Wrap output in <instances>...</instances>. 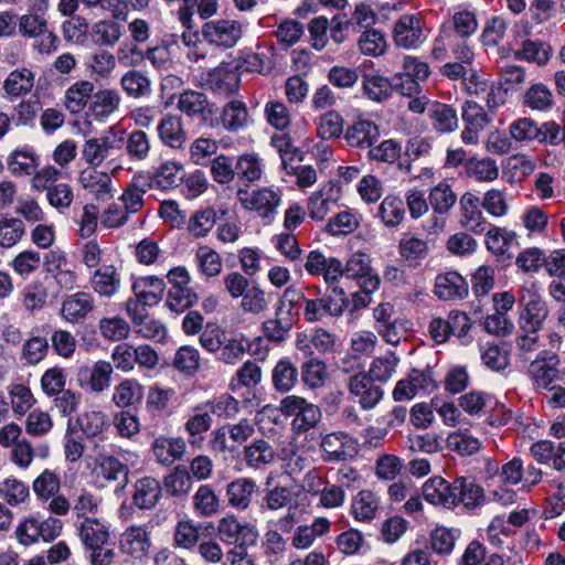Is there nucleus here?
I'll use <instances>...</instances> for the list:
<instances>
[{
	"mask_svg": "<svg viewBox=\"0 0 565 565\" xmlns=\"http://www.w3.org/2000/svg\"><path fill=\"white\" fill-rule=\"evenodd\" d=\"M178 110L198 121L200 126L214 128L217 125V106L203 92L186 89L178 95Z\"/></svg>",
	"mask_w": 565,
	"mask_h": 565,
	"instance_id": "obj_1",
	"label": "nucleus"
},
{
	"mask_svg": "<svg viewBox=\"0 0 565 565\" xmlns=\"http://www.w3.org/2000/svg\"><path fill=\"white\" fill-rule=\"evenodd\" d=\"M236 196L243 209L256 212L266 223H270L274 220L277 209L281 203V192L270 188H260L252 191L247 188H238Z\"/></svg>",
	"mask_w": 565,
	"mask_h": 565,
	"instance_id": "obj_2",
	"label": "nucleus"
},
{
	"mask_svg": "<svg viewBox=\"0 0 565 565\" xmlns=\"http://www.w3.org/2000/svg\"><path fill=\"white\" fill-rule=\"evenodd\" d=\"M348 307L345 292L341 287H333L322 297L308 299L303 308V317L307 322H319L326 318H339Z\"/></svg>",
	"mask_w": 565,
	"mask_h": 565,
	"instance_id": "obj_3",
	"label": "nucleus"
},
{
	"mask_svg": "<svg viewBox=\"0 0 565 565\" xmlns=\"http://www.w3.org/2000/svg\"><path fill=\"white\" fill-rule=\"evenodd\" d=\"M392 35L398 47L406 50L418 47L427 38L424 17L422 13L402 14L394 23Z\"/></svg>",
	"mask_w": 565,
	"mask_h": 565,
	"instance_id": "obj_4",
	"label": "nucleus"
},
{
	"mask_svg": "<svg viewBox=\"0 0 565 565\" xmlns=\"http://www.w3.org/2000/svg\"><path fill=\"white\" fill-rule=\"evenodd\" d=\"M202 38L211 45L232 49L243 35V25L233 19H216L205 22L201 30Z\"/></svg>",
	"mask_w": 565,
	"mask_h": 565,
	"instance_id": "obj_5",
	"label": "nucleus"
},
{
	"mask_svg": "<svg viewBox=\"0 0 565 565\" xmlns=\"http://www.w3.org/2000/svg\"><path fill=\"white\" fill-rule=\"evenodd\" d=\"M216 532L220 540L233 546H255L258 531L250 523H241L234 515H226L218 520Z\"/></svg>",
	"mask_w": 565,
	"mask_h": 565,
	"instance_id": "obj_6",
	"label": "nucleus"
},
{
	"mask_svg": "<svg viewBox=\"0 0 565 565\" xmlns=\"http://www.w3.org/2000/svg\"><path fill=\"white\" fill-rule=\"evenodd\" d=\"M152 543L145 525H130L120 535L119 550L132 563H143L150 554Z\"/></svg>",
	"mask_w": 565,
	"mask_h": 565,
	"instance_id": "obj_7",
	"label": "nucleus"
},
{
	"mask_svg": "<svg viewBox=\"0 0 565 565\" xmlns=\"http://www.w3.org/2000/svg\"><path fill=\"white\" fill-rule=\"evenodd\" d=\"M461 117L465 122L461 140L466 145H475L479 140V134L492 121L493 115L477 102L466 100L461 107Z\"/></svg>",
	"mask_w": 565,
	"mask_h": 565,
	"instance_id": "obj_8",
	"label": "nucleus"
},
{
	"mask_svg": "<svg viewBox=\"0 0 565 565\" xmlns=\"http://www.w3.org/2000/svg\"><path fill=\"white\" fill-rule=\"evenodd\" d=\"M320 448L323 461L340 462L352 459L358 454V443L347 433H330L322 437Z\"/></svg>",
	"mask_w": 565,
	"mask_h": 565,
	"instance_id": "obj_9",
	"label": "nucleus"
},
{
	"mask_svg": "<svg viewBox=\"0 0 565 565\" xmlns=\"http://www.w3.org/2000/svg\"><path fill=\"white\" fill-rule=\"evenodd\" d=\"M559 359L552 351H541L529 366V375L537 390H546L561 379L558 370Z\"/></svg>",
	"mask_w": 565,
	"mask_h": 565,
	"instance_id": "obj_10",
	"label": "nucleus"
},
{
	"mask_svg": "<svg viewBox=\"0 0 565 565\" xmlns=\"http://www.w3.org/2000/svg\"><path fill=\"white\" fill-rule=\"evenodd\" d=\"M241 75L231 63H221L206 74L205 86L216 95L224 97L236 94L239 89Z\"/></svg>",
	"mask_w": 565,
	"mask_h": 565,
	"instance_id": "obj_11",
	"label": "nucleus"
},
{
	"mask_svg": "<svg viewBox=\"0 0 565 565\" xmlns=\"http://www.w3.org/2000/svg\"><path fill=\"white\" fill-rule=\"evenodd\" d=\"M342 276L358 280L361 288L376 290L380 287L381 279L373 273L370 266V258L366 254L355 253L347 262L345 266L341 264Z\"/></svg>",
	"mask_w": 565,
	"mask_h": 565,
	"instance_id": "obj_12",
	"label": "nucleus"
},
{
	"mask_svg": "<svg viewBox=\"0 0 565 565\" xmlns=\"http://www.w3.org/2000/svg\"><path fill=\"white\" fill-rule=\"evenodd\" d=\"M379 125L363 116H358L344 132V139L350 147L370 149L380 139Z\"/></svg>",
	"mask_w": 565,
	"mask_h": 565,
	"instance_id": "obj_13",
	"label": "nucleus"
},
{
	"mask_svg": "<svg viewBox=\"0 0 565 565\" xmlns=\"http://www.w3.org/2000/svg\"><path fill=\"white\" fill-rule=\"evenodd\" d=\"M113 366L105 361H98L93 367L87 365L78 367L76 372V382L85 391L100 393L110 384Z\"/></svg>",
	"mask_w": 565,
	"mask_h": 565,
	"instance_id": "obj_14",
	"label": "nucleus"
},
{
	"mask_svg": "<svg viewBox=\"0 0 565 565\" xmlns=\"http://www.w3.org/2000/svg\"><path fill=\"white\" fill-rule=\"evenodd\" d=\"M126 310L132 318L137 332L143 338L152 339L157 342H162L166 339V327L159 320L149 317L145 307H140L137 301L129 299L126 302Z\"/></svg>",
	"mask_w": 565,
	"mask_h": 565,
	"instance_id": "obj_15",
	"label": "nucleus"
},
{
	"mask_svg": "<svg viewBox=\"0 0 565 565\" xmlns=\"http://www.w3.org/2000/svg\"><path fill=\"white\" fill-rule=\"evenodd\" d=\"M348 388L351 395L359 398L363 409L373 408L383 397V390L366 373L359 372L349 379Z\"/></svg>",
	"mask_w": 565,
	"mask_h": 565,
	"instance_id": "obj_16",
	"label": "nucleus"
},
{
	"mask_svg": "<svg viewBox=\"0 0 565 565\" xmlns=\"http://www.w3.org/2000/svg\"><path fill=\"white\" fill-rule=\"evenodd\" d=\"M131 503L139 510H152L162 498L161 482L150 476L135 481Z\"/></svg>",
	"mask_w": 565,
	"mask_h": 565,
	"instance_id": "obj_17",
	"label": "nucleus"
},
{
	"mask_svg": "<svg viewBox=\"0 0 565 565\" xmlns=\"http://www.w3.org/2000/svg\"><path fill=\"white\" fill-rule=\"evenodd\" d=\"M305 269L312 276L322 275L327 284L337 282L342 277L341 262L335 257L327 258L320 250L307 255Z\"/></svg>",
	"mask_w": 565,
	"mask_h": 565,
	"instance_id": "obj_18",
	"label": "nucleus"
},
{
	"mask_svg": "<svg viewBox=\"0 0 565 565\" xmlns=\"http://www.w3.org/2000/svg\"><path fill=\"white\" fill-rule=\"evenodd\" d=\"M78 181L97 201L105 202L113 198V181L106 172L86 168L81 171Z\"/></svg>",
	"mask_w": 565,
	"mask_h": 565,
	"instance_id": "obj_19",
	"label": "nucleus"
},
{
	"mask_svg": "<svg viewBox=\"0 0 565 565\" xmlns=\"http://www.w3.org/2000/svg\"><path fill=\"white\" fill-rule=\"evenodd\" d=\"M522 301H525L520 316L522 332H539L548 315L545 301L536 294H529L527 299L523 297Z\"/></svg>",
	"mask_w": 565,
	"mask_h": 565,
	"instance_id": "obj_20",
	"label": "nucleus"
},
{
	"mask_svg": "<svg viewBox=\"0 0 565 565\" xmlns=\"http://www.w3.org/2000/svg\"><path fill=\"white\" fill-rule=\"evenodd\" d=\"M480 205V199L470 192H466L460 199V224L475 234L484 233L488 225Z\"/></svg>",
	"mask_w": 565,
	"mask_h": 565,
	"instance_id": "obj_21",
	"label": "nucleus"
},
{
	"mask_svg": "<svg viewBox=\"0 0 565 565\" xmlns=\"http://www.w3.org/2000/svg\"><path fill=\"white\" fill-rule=\"evenodd\" d=\"M95 307L94 297L85 291L67 296L61 307V315L70 323L83 322Z\"/></svg>",
	"mask_w": 565,
	"mask_h": 565,
	"instance_id": "obj_22",
	"label": "nucleus"
},
{
	"mask_svg": "<svg viewBox=\"0 0 565 565\" xmlns=\"http://www.w3.org/2000/svg\"><path fill=\"white\" fill-rule=\"evenodd\" d=\"M160 141L171 149H182L186 141L183 120L178 115H164L157 127Z\"/></svg>",
	"mask_w": 565,
	"mask_h": 565,
	"instance_id": "obj_23",
	"label": "nucleus"
},
{
	"mask_svg": "<svg viewBox=\"0 0 565 565\" xmlns=\"http://www.w3.org/2000/svg\"><path fill=\"white\" fill-rule=\"evenodd\" d=\"M115 141L111 130L99 137L86 139L82 148L83 159L92 166L90 168L99 167L115 148Z\"/></svg>",
	"mask_w": 565,
	"mask_h": 565,
	"instance_id": "obj_24",
	"label": "nucleus"
},
{
	"mask_svg": "<svg viewBox=\"0 0 565 565\" xmlns=\"http://www.w3.org/2000/svg\"><path fill=\"white\" fill-rule=\"evenodd\" d=\"M468 282L456 271H448L436 277L435 295L441 300H460L468 295Z\"/></svg>",
	"mask_w": 565,
	"mask_h": 565,
	"instance_id": "obj_25",
	"label": "nucleus"
},
{
	"mask_svg": "<svg viewBox=\"0 0 565 565\" xmlns=\"http://www.w3.org/2000/svg\"><path fill=\"white\" fill-rule=\"evenodd\" d=\"M256 490V481L252 478L242 477L231 481L226 486L228 505L239 511L247 510Z\"/></svg>",
	"mask_w": 565,
	"mask_h": 565,
	"instance_id": "obj_26",
	"label": "nucleus"
},
{
	"mask_svg": "<svg viewBox=\"0 0 565 565\" xmlns=\"http://www.w3.org/2000/svg\"><path fill=\"white\" fill-rule=\"evenodd\" d=\"M149 173L139 172L134 175L131 182L125 188L119 200L124 209L131 215L139 212L145 204L143 195L150 190Z\"/></svg>",
	"mask_w": 565,
	"mask_h": 565,
	"instance_id": "obj_27",
	"label": "nucleus"
},
{
	"mask_svg": "<svg viewBox=\"0 0 565 565\" xmlns=\"http://www.w3.org/2000/svg\"><path fill=\"white\" fill-rule=\"evenodd\" d=\"M427 115L437 134H450L458 129L457 110L451 105L433 102L427 108Z\"/></svg>",
	"mask_w": 565,
	"mask_h": 565,
	"instance_id": "obj_28",
	"label": "nucleus"
},
{
	"mask_svg": "<svg viewBox=\"0 0 565 565\" xmlns=\"http://www.w3.org/2000/svg\"><path fill=\"white\" fill-rule=\"evenodd\" d=\"M423 497L433 504H439L446 508L456 507L454 481L448 482L441 477L430 478L424 483Z\"/></svg>",
	"mask_w": 565,
	"mask_h": 565,
	"instance_id": "obj_29",
	"label": "nucleus"
},
{
	"mask_svg": "<svg viewBox=\"0 0 565 565\" xmlns=\"http://www.w3.org/2000/svg\"><path fill=\"white\" fill-rule=\"evenodd\" d=\"M35 84V73L28 67L11 71L3 82L4 96L15 99L32 92Z\"/></svg>",
	"mask_w": 565,
	"mask_h": 565,
	"instance_id": "obj_30",
	"label": "nucleus"
},
{
	"mask_svg": "<svg viewBox=\"0 0 565 565\" xmlns=\"http://www.w3.org/2000/svg\"><path fill=\"white\" fill-rule=\"evenodd\" d=\"M97 476L107 482H117V489L128 484L129 467L115 456H99L96 459Z\"/></svg>",
	"mask_w": 565,
	"mask_h": 565,
	"instance_id": "obj_31",
	"label": "nucleus"
},
{
	"mask_svg": "<svg viewBox=\"0 0 565 565\" xmlns=\"http://www.w3.org/2000/svg\"><path fill=\"white\" fill-rule=\"evenodd\" d=\"M40 166V157L30 146L14 149L7 158L8 170L14 177L32 175Z\"/></svg>",
	"mask_w": 565,
	"mask_h": 565,
	"instance_id": "obj_32",
	"label": "nucleus"
},
{
	"mask_svg": "<svg viewBox=\"0 0 565 565\" xmlns=\"http://www.w3.org/2000/svg\"><path fill=\"white\" fill-rule=\"evenodd\" d=\"M484 235L487 249L491 254L499 257L501 262L511 259L512 255L510 254V249L516 241L514 232L505 227L492 226Z\"/></svg>",
	"mask_w": 565,
	"mask_h": 565,
	"instance_id": "obj_33",
	"label": "nucleus"
},
{
	"mask_svg": "<svg viewBox=\"0 0 565 565\" xmlns=\"http://www.w3.org/2000/svg\"><path fill=\"white\" fill-rule=\"evenodd\" d=\"M456 505L462 503L468 509H475L484 502V490L473 477H458L454 480Z\"/></svg>",
	"mask_w": 565,
	"mask_h": 565,
	"instance_id": "obj_34",
	"label": "nucleus"
},
{
	"mask_svg": "<svg viewBox=\"0 0 565 565\" xmlns=\"http://www.w3.org/2000/svg\"><path fill=\"white\" fill-rule=\"evenodd\" d=\"M94 84L90 81L82 79L73 83L64 95V106L72 114L82 113L94 95Z\"/></svg>",
	"mask_w": 565,
	"mask_h": 565,
	"instance_id": "obj_35",
	"label": "nucleus"
},
{
	"mask_svg": "<svg viewBox=\"0 0 565 565\" xmlns=\"http://www.w3.org/2000/svg\"><path fill=\"white\" fill-rule=\"evenodd\" d=\"M299 371L288 358L280 359L271 370V384L280 394H287L298 383Z\"/></svg>",
	"mask_w": 565,
	"mask_h": 565,
	"instance_id": "obj_36",
	"label": "nucleus"
},
{
	"mask_svg": "<svg viewBox=\"0 0 565 565\" xmlns=\"http://www.w3.org/2000/svg\"><path fill=\"white\" fill-rule=\"evenodd\" d=\"M164 281L154 276L142 277L132 285V291L140 307L158 303L164 291Z\"/></svg>",
	"mask_w": 565,
	"mask_h": 565,
	"instance_id": "obj_37",
	"label": "nucleus"
},
{
	"mask_svg": "<svg viewBox=\"0 0 565 565\" xmlns=\"http://www.w3.org/2000/svg\"><path fill=\"white\" fill-rule=\"evenodd\" d=\"M151 450L158 462L169 466L182 458L185 452V443L182 438L160 436L153 440Z\"/></svg>",
	"mask_w": 565,
	"mask_h": 565,
	"instance_id": "obj_38",
	"label": "nucleus"
},
{
	"mask_svg": "<svg viewBox=\"0 0 565 565\" xmlns=\"http://www.w3.org/2000/svg\"><path fill=\"white\" fill-rule=\"evenodd\" d=\"M124 151L132 163H140L150 157L151 140L147 132L137 129L129 132L124 141Z\"/></svg>",
	"mask_w": 565,
	"mask_h": 565,
	"instance_id": "obj_39",
	"label": "nucleus"
},
{
	"mask_svg": "<svg viewBox=\"0 0 565 565\" xmlns=\"http://www.w3.org/2000/svg\"><path fill=\"white\" fill-rule=\"evenodd\" d=\"M183 166L174 162L167 161L162 163L153 174L149 173V188L153 186L168 190L178 186L183 181Z\"/></svg>",
	"mask_w": 565,
	"mask_h": 565,
	"instance_id": "obj_40",
	"label": "nucleus"
},
{
	"mask_svg": "<svg viewBox=\"0 0 565 565\" xmlns=\"http://www.w3.org/2000/svg\"><path fill=\"white\" fill-rule=\"evenodd\" d=\"M120 275L111 265H104L96 269L92 279V288L99 296L110 298L120 287Z\"/></svg>",
	"mask_w": 565,
	"mask_h": 565,
	"instance_id": "obj_41",
	"label": "nucleus"
},
{
	"mask_svg": "<svg viewBox=\"0 0 565 565\" xmlns=\"http://www.w3.org/2000/svg\"><path fill=\"white\" fill-rule=\"evenodd\" d=\"M222 501L210 484L199 487L192 497V507L196 515L211 518L221 511Z\"/></svg>",
	"mask_w": 565,
	"mask_h": 565,
	"instance_id": "obj_42",
	"label": "nucleus"
},
{
	"mask_svg": "<svg viewBox=\"0 0 565 565\" xmlns=\"http://www.w3.org/2000/svg\"><path fill=\"white\" fill-rule=\"evenodd\" d=\"M120 102V94L116 89H99L93 95L89 110L96 118H107L118 110Z\"/></svg>",
	"mask_w": 565,
	"mask_h": 565,
	"instance_id": "obj_43",
	"label": "nucleus"
},
{
	"mask_svg": "<svg viewBox=\"0 0 565 565\" xmlns=\"http://www.w3.org/2000/svg\"><path fill=\"white\" fill-rule=\"evenodd\" d=\"M300 377L305 386L311 390L321 388L329 379L327 364L318 358H310L301 364Z\"/></svg>",
	"mask_w": 565,
	"mask_h": 565,
	"instance_id": "obj_44",
	"label": "nucleus"
},
{
	"mask_svg": "<svg viewBox=\"0 0 565 565\" xmlns=\"http://www.w3.org/2000/svg\"><path fill=\"white\" fill-rule=\"evenodd\" d=\"M79 536L85 550L111 542L108 526L96 519H85L79 529Z\"/></svg>",
	"mask_w": 565,
	"mask_h": 565,
	"instance_id": "obj_45",
	"label": "nucleus"
},
{
	"mask_svg": "<svg viewBox=\"0 0 565 565\" xmlns=\"http://www.w3.org/2000/svg\"><path fill=\"white\" fill-rule=\"evenodd\" d=\"M217 220L216 210L212 206L195 211L186 222V230L194 238H202L209 235Z\"/></svg>",
	"mask_w": 565,
	"mask_h": 565,
	"instance_id": "obj_46",
	"label": "nucleus"
},
{
	"mask_svg": "<svg viewBox=\"0 0 565 565\" xmlns=\"http://www.w3.org/2000/svg\"><path fill=\"white\" fill-rule=\"evenodd\" d=\"M221 121L223 128L230 132H237L243 129L248 121L246 105L241 100L228 102L222 109Z\"/></svg>",
	"mask_w": 565,
	"mask_h": 565,
	"instance_id": "obj_47",
	"label": "nucleus"
},
{
	"mask_svg": "<svg viewBox=\"0 0 565 565\" xmlns=\"http://www.w3.org/2000/svg\"><path fill=\"white\" fill-rule=\"evenodd\" d=\"M363 94L372 102L382 103L391 97L394 84L381 75L363 74Z\"/></svg>",
	"mask_w": 565,
	"mask_h": 565,
	"instance_id": "obj_48",
	"label": "nucleus"
},
{
	"mask_svg": "<svg viewBox=\"0 0 565 565\" xmlns=\"http://www.w3.org/2000/svg\"><path fill=\"white\" fill-rule=\"evenodd\" d=\"M552 53V47L541 41L524 40L520 50L514 51L515 60L535 63L539 66L545 65Z\"/></svg>",
	"mask_w": 565,
	"mask_h": 565,
	"instance_id": "obj_49",
	"label": "nucleus"
},
{
	"mask_svg": "<svg viewBox=\"0 0 565 565\" xmlns=\"http://www.w3.org/2000/svg\"><path fill=\"white\" fill-rule=\"evenodd\" d=\"M275 457L276 454L273 446L264 439L255 440L244 449L245 462L252 468H263L271 463Z\"/></svg>",
	"mask_w": 565,
	"mask_h": 565,
	"instance_id": "obj_50",
	"label": "nucleus"
},
{
	"mask_svg": "<svg viewBox=\"0 0 565 565\" xmlns=\"http://www.w3.org/2000/svg\"><path fill=\"white\" fill-rule=\"evenodd\" d=\"M195 263L199 271L206 278L218 276L223 267L221 255L209 245H200L198 247Z\"/></svg>",
	"mask_w": 565,
	"mask_h": 565,
	"instance_id": "obj_51",
	"label": "nucleus"
},
{
	"mask_svg": "<svg viewBox=\"0 0 565 565\" xmlns=\"http://www.w3.org/2000/svg\"><path fill=\"white\" fill-rule=\"evenodd\" d=\"M380 508L379 497L371 490H361L353 498L351 509L359 521H371Z\"/></svg>",
	"mask_w": 565,
	"mask_h": 565,
	"instance_id": "obj_52",
	"label": "nucleus"
},
{
	"mask_svg": "<svg viewBox=\"0 0 565 565\" xmlns=\"http://www.w3.org/2000/svg\"><path fill=\"white\" fill-rule=\"evenodd\" d=\"M401 257L409 265H416L419 260L426 258L429 252L428 243L412 234H404L398 244Z\"/></svg>",
	"mask_w": 565,
	"mask_h": 565,
	"instance_id": "obj_53",
	"label": "nucleus"
},
{
	"mask_svg": "<svg viewBox=\"0 0 565 565\" xmlns=\"http://www.w3.org/2000/svg\"><path fill=\"white\" fill-rule=\"evenodd\" d=\"M377 216L386 227H397L405 217V204L395 195H387L379 206Z\"/></svg>",
	"mask_w": 565,
	"mask_h": 565,
	"instance_id": "obj_54",
	"label": "nucleus"
},
{
	"mask_svg": "<svg viewBox=\"0 0 565 565\" xmlns=\"http://www.w3.org/2000/svg\"><path fill=\"white\" fill-rule=\"evenodd\" d=\"M120 86L124 92L132 98H141L150 95L151 81L141 71L131 70L120 78Z\"/></svg>",
	"mask_w": 565,
	"mask_h": 565,
	"instance_id": "obj_55",
	"label": "nucleus"
},
{
	"mask_svg": "<svg viewBox=\"0 0 565 565\" xmlns=\"http://www.w3.org/2000/svg\"><path fill=\"white\" fill-rule=\"evenodd\" d=\"M218 150V142L209 137L194 139L189 147V157L193 164L206 167L213 161Z\"/></svg>",
	"mask_w": 565,
	"mask_h": 565,
	"instance_id": "obj_56",
	"label": "nucleus"
},
{
	"mask_svg": "<svg viewBox=\"0 0 565 565\" xmlns=\"http://www.w3.org/2000/svg\"><path fill=\"white\" fill-rule=\"evenodd\" d=\"M193 486L192 477L185 467L177 466L171 473L164 477L163 487L171 497L186 495Z\"/></svg>",
	"mask_w": 565,
	"mask_h": 565,
	"instance_id": "obj_57",
	"label": "nucleus"
},
{
	"mask_svg": "<svg viewBox=\"0 0 565 565\" xmlns=\"http://www.w3.org/2000/svg\"><path fill=\"white\" fill-rule=\"evenodd\" d=\"M466 173L479 182H491L498 179L499 167L491 158H472L466 161Z\"/></svg>",
	"mask_w": 565,
	"mask_h": 565,
	"instance_id": "obj_58",
	"label": "nucleus"
},
{
	"mask_svg": "<svg viewBox=\"0 0 565 565\" xmlns=\"http://www.w3.org/2000/svg\"><path fill=\"white\" fill-rule=\"evenodd\" d=\"M0 497L7 504L17 507L29 499L30 489L23 481L9 477L0 482Z\"/></svg>",
	"mask_w": 565,
	"mask_h": 565,
	"instance_id": "obj_59",
	"label": "nucleus"
},
{
	"mask_svg": "<svg viewBox=\"0 0 565 565\" xmlns=\"http://www.w3.org/2000/svg\"><path fill=\"white\" fill-rule=\"evenodd\" d=\"M49 349L46 337L32 335L22 344L21 359L28 365H38L46 358Z\"/></svg>",
	"mask_w": 565,
	"mask_h": 565,
	"instance_id": "obj_60",
	"label": "nucleus"
},
{
	"mask_svg": "<svg viewBox=\"0 0 565 565\" xmlns=\"http://www.w3.org/2000/svg\"><path fill=\"white\" fill-rule=\"evenodd\" d=\"M32 488L39 500L49 501L60 492L61 478L56 472L45 469L34 479Z\"/></svg>",
	"mask_w": 565,
	"mask_h": 565,
	"instance_id": "obj_61",
	"label": "nucleus"
},
{
	"mask_svg": "<svg viewBox=\"0 0 565 565\" xmlns=\"http://www.w3.org/2000/svg\"><path fill=\"white\" fill-rule=\"evenodd\" d=\"M344 119L335 110H329L322 114L317 120V134L324 140H330L344 136Z\"/></svg>",
	"mask_w": 565,
	"mask_h": 565,
	"instance_id": "obj_62",
	"label": "nucleus"
},
{
	"mask_svg": "<svg viewBox=\"0 0 565 565\" xmlns=\"http://www.w3.org/2000/svg\"><path fill=\"white\" fill-rule=\"evenodd\" d=\"M402 153V146L395 139H385L374 143L367 151V157L372 161L393 164L398 161Z\"/></svg>",
	"mask_w": 565,
	"mask_h": 565,
	"instance_id": "obj_63",
	"label": "nucleus"
},
{
	"mask_svg": "<svg viewBox=\"0 0 565 565\" xmlns=\"http://www.w3.org/2000/svg\"><path fill=\"white\" fill-rule=\"evenodd\" d=\"M523 104L533 110H548L554 104L553 93L544 84H534L525 92Z\"/></svg>",
	"mask_w": 565,
	"mask_h": 565,
	"instance_id": "obj_64",
	"label": "nucleus"
}]
</instances>
